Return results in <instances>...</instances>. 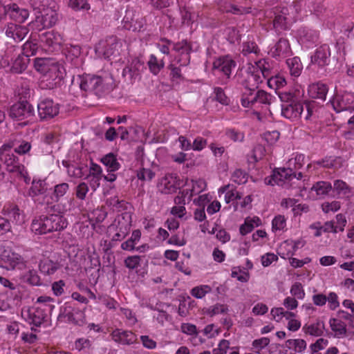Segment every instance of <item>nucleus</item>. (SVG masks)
<instances>
[{"mask_svg":"<svg viewBox=\"0 0 354 354\" xmlns=\"http://www.w3.org/2000/svg\"><path fill=\"white\" fill-rule=\"evenodd\" d=\"M29 59L19 52L18 46H7L3 53L0 55V68H4L12 73H21L28 64Z\"/></svg>","mask_w":354,"mask_h":354,"instance_id":"f257e3e1","label":"nucleus"},{"mask_svg":"<svg viewBox=\"0 0 354 354\" xmlns=\"http://www.w3.org/2000/svg\"><path fill=\"white\" fill-rule=\"evenodd\" d=\"M275 97L263 90L256 91L247 88L243 91L241 102L243 107L252 109L257 115L259 120H261L260 109L266 108L272 103Z\"/></svg>","mask_w":354,"mask_h":354,"instance_id":"f03ea898","label":"nucleus"},{"mask_svg":"<svg viewBox=\"0 0 354 354\" xmlns=\"http://www.w3.org/2000/svg\"><path fill=\"white\" fill-rule=\"evenodd\" d=\"M49 0L35 1V9L39 10L35 21L32 22V26L40 31L44 28H49L55 26L58 20V15L55 3H48Z\"/></svg>","mask_w":354,"mask_h":354,"instance_id":"7ed1b4c3","label":"nucleus"},{"mask_svg":"<svg viewBox=\"0 0 354 354\" xmlns=\"http://www.w3.org/2000/svg\"><path fill=\"white\" fill-rule=\"evenodd\" d=\"M67 225L68 222L62 215L53 214L33 219L31 230L37 234H44L63 230Z\"/></svg>","mask_w":354,"mask_h":354,"instance_id":"20e7f679","label":"nucleus"},{"mask_svg":"<svg viewBox=\"0 0 354 354\" xmlns=\"http://www.w3.org/2000/svg\"><path fill=\"white\" fill-rule=\"evenodd\" d=\"M36 71L41 73L46 81L51 80L46 86L51 88L54 86L53 81L60 80L64 77V69L63 66L50 58H36L34 62ZM45 81V80H43Z\"/></svg>","mask_w":354,"mask_h":354,"instance_id":"39448f33","label":"nucleus"},{"mask_svg":"<svg viewBox=\"0 0 354 354\" xmlns=\"http://www.w3.org/2000/svg\"><path fill=\"white\" fill-rule=\"evenodd\" d=\"M25 266L22 257L15 252L10 243L0 241V267L7 270L21 269Z\"/></svg>","mask_w":354,"mask_h":354,"instance_id":"423d86ee","label":"nucleus"},{"mask_svg":"<svg viewBox=\"0 0 354 354\" xmlns=\"http://www.w3.org/2000/svg\"><path fill=\"white\" fill-rule=\"evenodd\" d=\"M12 146L9 145H3L0 147V160L6 166V170L10 173H15L24 178L27 183L30 180L28 173L24 165L19 162L18 158L12 151Z\"/></svg>","mask_w":354,"mask_h":354,"instance_id":"0eeeda50","label":"nucleus"},{"mask_svg":"<svg viewBox=\"0 0 354 354\" xmlns=\"http://www.w3.org/2000/svg\"><path fill=\"white\" fill-rule=\"evenodd\" d=\"M131 226V215L128 212L118 214L108 227V232L113 241H121L129 234Z\"/></svg>","mask_w":354,"mask_h":354,"instance_id":"6e6552de","label":"nucleus"},{"mask_svg":"<svg viewBox=\"0 0 354 354\" xmlns=\"http://www.w3.org/2000/svg\"><path fill=\"white\" fill-rule=\"evenodd\" d=\"M262 63L259 60L254 62V64L248 63V67L245 71L244 75V91L247 88H253L255 90L258 87V85L262 82L264 75L261 69Z\"/></svg>","mask_w":354,"mask_h":354,"instance_id":"1a4fd4ad","label":"nucleus"},{"mask_svg":"<svg viewBox=\"0 0 354 354\" xmlns=\"http://www.w3.org/2000/svg\"><path fill=\"white\" fill-rule=\"evenodd\" d=\"M297 18V10L295 6L283 7L276 14L273 21L274 27L277 31L286 30L296 21Z\"/></svg>","mask_w":354,"mask_h":354,"instance_id":"9d476101","label":"nucleus"},{"mask_svg":"<svg viewBox=\"0 0 354 354\" xmlns=\"http://www.w3.org/2000/svg\"><path fill=\"white\" fill-rule=\"evenodd\" d=\"M9 115L13 120L17 121L26 120V121L21 123L23 125H26L28 120H31L34 115V109L28 102H18L11 106Z\"/></svg>","mask_w":354,"mask_h":354,"instance_id":"9b49d317","label":"nucleus"},{"mask_svg":"<svg viewBox=\"0 0 354 354\" xmlns=\"http://www.w3.org/2000/svg\"><path fill=\"white\" fill-rule=\"evenodd\" d=\"M330 102L337 113L354 111V93H337Z\"/></svg>","mask_w":354,"mask_h":354,"instance_id":"f8f14e48","label":"nucleus"},{"mask_svg":"<svg viewBox=\"0 0 354 354\" xmlns=\"http://www.w3.org/2000/svg\"><path fill=\"white\" fill-rule=\"evenodd\" d=\"M41 47L46 50L53 52L60 48L64 43V39L61 34L54 30L42 33L39 36Z\"/></svg>","mask_w":354,"mask_h":354,"instance_id":"ddd939ff","label":"nucleus"},{"mask_svg":"<svg viewBox=\"0 0 354 354\" xmlns=\"http://www.w3.org/2000/svg\"><path fill=\"white\" fill-rule=\"evenodd\" d=\"M292 168H278L274 170L272 176L265 178V183L268 185L284 186L292 179Z\"/></svg>","mask_w":354,"mask_h":354,"instance_id":"4468645a","label":"nucleus"},{"mask_svg":"<svg viewBox=\"0 0 354 354\" xmlns=\"http://www.w3.org/2000/svg\"><path fill=\"white\" fill-rule=\"evenodd\" d=\"M124 28L132 30L133 32H139L142 30L145 25V21L139 13L132 9H127L125 15L122 21Z\"/></svg>","mask_w":354,"mask_h":354,"instance_id":"2eb2a0df","label":"nucleus"},{"mask_svg":"<svg viewBox=\"0 0 354 354\" xmlns=\"http://www.w3.org/2000/svg\"><path fill=\"white\" fill-rule=\"evenodd\" d=\"M182 186L183 181L174 174L165 175L158 184V190L165 194L174 193Z\"/></svg>","mask_w":354,"mask_h":354,"instance_id":"dca6fc26","label":"nucleus"},{"mask_svg":"<svg viewBox=\"0 0 354 354\" xmlns=\"http://www.w3.org/2000/svg\"><path fill=\"white\" fill-rule=\"evenodd\" d=\"M3 30L6 36L15 42L21 41L29 32L27 26L12 22H9L5 25Z\"/></svg>","mask_w":354,"mask_h":354,"instance_id":"f3484780","label":"nucleus"},{"mask_svg":"<svg viewBox=\"0 0 354 354\" xmlns=\"http://www.w3.org/2000/svg\"><path fill=\"white\" fill-rule=\"evenodd\" d=\"M38 115L42 120L54 118L59 113V104L46 98L41 100L37 105Z\"/></svg>","mask_w":354,"mask_h":354,"instance_id":"a211bd4d","label":"nucleus"},{"mask_svg":"<svg viewBox=\"0 0 354 354\" xmlns=\"http://www.w3.org/2000/svg\"><path fill=\"white\" fill-rule=\"evenodd\" d=\"M303 111V104L294 100H290V102H286L281 104V115L292 121L299 120Z\"/></svg>","mask_w":354,"mask_h":354,"instance_id":"6ab92c4d","label":"nucleus"},{"mask_svg":"<svg viewBox=\"0 0 354 354\" xmlns=\"http://www.w3.org/2000/svg\"><path fill=\"white\" fill-rule=\"evenodd\" d=\"M236 66V62L231 56H221L213 62L212 69L218 73H223L227 78L230 76L232 70Z\"/></svg>","mask_w":354,"mask_h":354,"instance_id":"aec40b11","label":"nucleus"},{"mask_svg":"<svg viewBox=\"0 0 354 354\" xmlns=\"http://www.w3.org/2000/svg\"><path fill=\"white\" fill-rule=\"evenodd\" d=\"M96 84H94L93 92L95 94H102L112 90L114 87V79L111 74L104 72L100 75H95Z\"/></svg>","mask_w":354,"mask_h":354,"instance_id":"412c9836","label":"nucleus"},{"mask_svg":"<svg viewBox=\"0 0 354 354\" xmlns=\"http://www.w3.org/2000/svg\"><path fill=\"white\" fill-rule=\"evenodd\" d=\"M30 12L28 9L20 7L16 3L8 4L6 16L18 24L24 23L29 17Z\"/></svg>","mask_w":354,"mask_h":354,"instance_id":"4be33fe9","label":"nucleus"},{"mask_svg":"<svg viewBox=\"0 0 354 354\" xmlns=\"http://www.w3.org/2000/svg\"><path fill=\"white\" fill-rule=\"evenodd\" d=\"M297 37L301 46L309 48L317 42L318 33L309 28H301L297 32Z\"/></svg>","mask_w":354,"mask_h":354,"instance_id":"5701e85b","label":"nucleus"},{"mask_svg":"<svg viewBox=\"0 0 354 354\" xmlns=\"http://www.w3.org/2000/svg\"><path fill=\"white\" fill-rule=\"evenodd\" d=\"M330 50L328 45H322L316 49L311 56V64L319 67H324L330 62Z\"/></svg>","mask_w":354,"mask_h":354,"instance_id":"b1692460","label":"nucleus"},{"mask_svg":"<svg viewBox=\"0 0 354 354\" xmlns=\"http://www.w3.org/2000/svg\"><path fill=\"white\" fill-rule=\"evenodd\" d=\"M183 186L185 187L184 189L186 192V194H188V201H191L193 196L198 194L204 191L207 187L205 181L203 179L195 180L186 179L185 183H183Z\"/></svg>","mask_w":354,"mask_h":354,"instance_id":"393cba45","label":"nucleus"},{"mask_svg":"<svg viewBox=\"0 0 354 354\" xmlns=\"http://www.w3.org/2000/svg\"><path fill=\"white\" fill-rule=\"evenodd\" d=\"M112 339L116 343L123 345H130L136 342L137 336L129 330L115 329L111 334Z\"/></svg>","mask_w":354,"mask_h":354,"instance_id":"a878e982","label":"nucleus"},{"mask_svg":"<svg viewBox=\"0 0 354 354\" xmlns=\"http://www.w3.org/2000/svg\"><path fill=\"white\" fill-rule=\"evenodd\" d=\"M3 214L12 223L21 225L25 221V216L19 207L14 204H8L3 207Z\"/></svg>","mask_w":354,"mask_h":354,"instance_id":"bb28decb","label":"nucleus"},{"mask_svg":"<svg viewBox=\"0 0 354 354\" xmlns=\"http://www.w3.org/2000/svg\"><path fill=\"white\" fill-rule=\"evenodd\" d=\"M306 348V342L302 339H288L283 346L284 354H297L302 353Z\"/></svg>","mask_w":354,"mask_h":354,"instance_id":"cd10ccee","label":"nucleus"},{"mask_svg":"<svg viewBox=\"0 0 354 354\" xmlns=\"http://www.w3.org/2000/svg\"><path fill=\"white\" fill-rule=\"evenodd\" d=\"M344 318H342L339 312L337 313V317L330 318L329 320V324L330 329L334 333V335L336 337L341 338L346 335L347 329L346 324L344 322Z\"/></svg>","mask_w":354,"mask_h":354,"instance_id":"c85d7f7f","label":"nucleus"},{"mask_svg":"<svg viewBox=\"0 0 354 354\" xmlns=\"http://www.w3.org/2000/svg\"><path fill=\"white\" fill-rule=\"evenodd\" d=\"M290 53V46L289 41L286 39L281 38L279 41L270 50L272 57L275 58L283 57L288 55Z\"/></svg>","mask_w":354,"mask_h":354,"instance_id":"c756f323","label":"nucleus"},{"mask_svg":"<svg viewBox=\"0 0 354 354\" xmlns=\"http://www.w3.org/2000/svg\"><path fill=\"white\" fill-rule=\"evenodd\" d=\"M95 75L86 74L83 75H78L76 80H73V84L78 85L82 91L86 92L93 91L94 84H96Z\"/></svg>","mask_w":354,"mask_h":354,"instance_id":"7c9ffc66","label":"nucleus"},{"mask_svg":"<svg viewBox=\"0 0 354 354\" xmlns=\"http://www.w3.org/2000/svg\"><path fill=\"white\" fill-rule=\"evenodd\" d=\"M102 170L100 165L94 163L91 164L87 179L93 191H95L100 187V180L102 177Z\"/></svg>","mask_w":354,"mask_h":354,"instance_id":"2f4dec72","label":"nucleus"},{"mask_svg":"<svg viewBox=\"0 0 354 354\" xmlns=\"http://www.w3.org/2000/svg\"><path fill=\"white\" fill-rule=\"evenodd\" d=\"M332 189L331 184L328 182L319 181L314 185L310 191L309 197L315 200L326 195Z\"/></svg>","mask_w":354,"mask_h":354,"instance_id":"473e14b6","label":"nucleus"},{"mask_svg":"<svg viewBox=\"0 0 354 354\" xmlns=\"http://www.w3.org/2000/svg\"><path fill=\"white\" fill-rule=\"evenodd\" d=\"M66 59L71 61L75 66H79L82 64V59L80 57L81 48L79 45L70 44L65 48Z\"/></svg>","mask_w":354,"mask_h":354,"instance_id":"72a5a7b5","label":"nucleus"},{"mask_svg":"<svg viewBox=\"0 0 354 354\" xmlns=\"http://www.w3.org/2000/svg\"><path fill=\"white\" fill-rule=\"evenodd\" d=\"M304 332L309 335L319 337L325 331V324L322 320H317L314 322L306 324L303 327Z\"/></svg>","mask_w":354,"mask_h":354,"instance_id":"f704fd0d","label":"nucleus"},{"mask_svg":"<svg viewBox=\"0 0 354 354\" xmlns=\"http://www.w3.org/2000/svg\"><path fill=\"white\" fill-rule=\"evenodd\" d=\"M328 90L325 84L317 82L309 86L308 93L312 98L325 100Z\"/></svg>","mask_w":354,"mask_h":354,"instance_id":"c9c22d12","label":"nucleus"},{"mask_svg":"<svg viewBox=\"0 0 354 354\" xmlns=\"http://www.w3.org/2000/svg\"><path fill=\"white\" fill-rule=\"evenodd\" d=\"M261 225V220L259 217L254 216H248L245 219L244 223L240 226L239 231L242 235L251 232L254 227Z\"/></svg>","mask_w":354,"mask_h":354,"instance_id":"e433bc0d","label":"nucleus"},{"mask_svg":"<svg viewBox=\"0 0 354 354\" xmlns=\"http://www.w3.org/2000/svg\"><path fill=\"white\" fill-rule=\"evenodd\" d=\"M333 191L339 198H348L352 194L351 188L346 182L342 180H336L333 183Z\"/></svg>","mask_w":354,"mask_h":354,"instance_id":"4c0bfd02","label":"nucleus"},{"mask_svg":"<svg viewBox=\"0 0 354 354\" xmlns=\"http://www.w3.org/2000/svg\"><path fill=\"white\" fill-rule=\"evenodd\" d=\"M286 64L291 76L297 77L301 75L303 70V65L298 57L288 59L286 60Z\"/></svg>","mask_w":354,"mask_h":354,"instance_id":"58836bf2","label":"nucleus"},{"mask_svg":"<svg viewBox=\"0 0 354 354\" xmlns=\"http://www.w3.org/2000/svg\"><path fill=\"white\" fill-rule=\"evenodd\" d=\"M47 189L48 187L45 180L34 179L30 188L29 194L32 197L43 195L46 193Z\"/></svg>","mask_w":354,"mask_h":354,"instance_id":"ea45409f","label":"nucleus"},{"mask_svg":"<svg viewBox=\"0 0 354 354\" xmlns=\"http://www.w3.org/2000/svg\"><path fill=\"white\" fill-rule=\"evenodd\" d=\"M140 237L141 232L139 230H133L131 237L121 244V248L127 251L133 250L136 245L140 241Z\"/></svg>","mask_w":354,"mask_h":354,"instance_id":"a19ab883","label":"nucleus"},{"mask_svg":"<svg viewBox=\"0 0 354 354\" xmlns=\"http://www.w3.org/2000/svg\"><path fill=\"white\" fill-rule=\"evenodd\" d=\"M292 315V311L285 310L282 307H274L270 310L271 319L277 322H281L283 318Z\"/></svg>","mask_w":354,"mask_h":354,"instance_id":"79ce46f5","label":"nucleus"},{"mask_svg":"<svg viewBox=\"0 0 354 354\" xmlns=\"http://www.w3.org/2000/svg\"><path fill=\"white\" fill-rule=\"evenodd\" d=\"M102 162L108 168V170L115 171L119 169L120 164L117 160L116 156L113 153H109L104 156Z\"/></svg>","mask_w":354,"mask_h":354,"instance_id":"37998d69","label":"nucleus"},{"mask_svg":"<svg viewBox=\"0 0 354 354\" xmlns=\"http://www.w3.org/2000/svg\"><path fill=\"white\" fill-rule=\"evenodd\" d=\"M148 66L150 71L156 75L164 68L165 62L163 60H158L154 55H151L148 61Z\"/></svg>","mask_w":354,"mask_h":354,"instance_id":"c03bdc74","label":"nucleus"},{"mask_svg":"<svg viewBox=\"0 0 354 354\" xmlns=\"http://www.w3.org/2000/svg\"><path fill=\"white\" fill-rule=\"evenodd\" d=\"M68 6L74 11H88L91 5L88 0H68Z\"/></svg>","mask_w":354,"mask_h":354,"instance_id":"a18cd8bd","label":"nucleus"},{"mask_svg":"<svg viewBox=\"0 0 354 354\" xmlns=\"http://www.w3.org/2000/svg\"><path fill=\"white\" fill-rule=\"evenodd\" d=\"M37 50L38 44L37 42L28 40L23 44L22 51L20 53L29 59L30 57L35 55Z\"/></svg>","mask_w":354,"mask_h":354,"instance_id":"49530a36","label":"nucleus"},{"mask_svg":"<svg viewBox=\"0 0 354 354\" xmlns=\"http://www.w3.org/2000/svg\"><path fill=\"white\" fill-rule=\"evenodd\" d=\"M228 312V307L227 305L221 304H216L205 310V313L210 317H213L220 314H227Z\"/></svg>","mask_w":354,"mask_h":354,"instance_id":"de8ad7c7","label":"nucleus"},{"mask_svg":"<svg viewBox=\"0 0 354 354\" xmlns=\"http://www.w3.org/2000/svg\"><path fill=\"white\" fill-rule=\"evenodd\" d=\"M292 248L289 239H287L279 245L278 254L283 259L292 257L294 256Z\"/></svg>","mask_w":354,"mask_h":354,"instance_id":"09e8293b","label":"nucleus"},{"mask_svg":"<svg viewBox=\"0 0 354 354\" xmlns=\"http://www.w3.org/2000/svg\"><path fill=\"white\" fill-rule=\"evenodd\" d=\"M212 290L211 286L208 285H200L194 287L191 290L190 294L196 299H203L207 294L209 293Z\"/></svg>","mask_w":354,"mask_h":354,"instance_id":"8fccbe9b","label":"nucleus"},{"mask_svg":"<svg viewBox=\"0 0 354 354\" xmlns=\"http://www.w3.org/2000/svg\"><path fill=\"white\" fill-rule=\"evenodd\" d=\"M241 52L243 55L245 56L251 54L258 55V53H259V49L254 41H244L242 44Z\"/></svg>","mask_w":354,"mask_h":354,"instance_id":"3c124183","label":"nucleus"},{"mask_svg":"<svg viewBox=\"0 0 354 354\" xmlns=\"http://www.w3.org/2000/svg\"><path fill=\"white\" fill-rule=\"evenodd\" d=\"M106 204L111 207L113 211L120 212L127 208V203L122 200H120L118 196L109 198Z\"/></svg>","mask_w":354,"mask_h":354,"instance_id":"603ef678","label":"nucleus"},{"mask_svg":"<svg viewBox=\"0 0 354 354\" xmlns=\"http://www.w3.org/2000/svg\"><path fill=\"white\" fill-rule=\"evenodd\" d=\"M286 227V218L283 215H277L272 221V230L274 232L282 231Z\"/></svg>","mask_w":354,"mask_h":354,"instance_id":"864d4df0","label":"nucleus"},{"mask_svg":"<svg viewBox=\"0 0 354 354\" xmlns=\"http://www.w3.org/2000/svg\"><path fill=\"white\" fill-rule=\"evenodd\" d=\"M305 156L303 154L297 153L294 158H290L288 160V167L294 169H299L304 165Z\"/></svg>","mask_w":354,"mask_h":354,"instance_id":"5fc2aeb1","label":"nucleus"},{"mask_svg":"<svg viewBox=\"0 0 354 354\" xmlns=\"http://www.w3.org/2000/svg\"><path fill=\"white\" fill-rule=\"evenodd\" d=\"M26 313L30 315L31 322L36 326L39 325L45 318V315L43 312H40L34 308L28 310Z\"/></svg>","mask_w":354,"mask_h":354,"instance_id":"6e6d98bb","label":"nucleus"},{"mask_svg":"<svg viewBox=\"0 0 354 354\" xmlns=\"http://www.w3.org/2000/svg\"><path fill=\"white\" fill-rule=\"evenodd\" d=\"M40 270L46 274H52L57 270L56 263L50 260L42 261L39 265Z\"/></svg>","mask_w":354,"mask_h":354,"instance_id":"4d7b16f0","label":"nucleus"},{"mask_svg":"<svg viewBox=\"0 0 354 354\" xmlns=\"http://www.w3.org/2000/svg\"><path fill=\"white\" fill-rule=\"evenodd\" d=\"M288 321L287 328L292 332L297 331L301 326V322L296 318V314L292 312V315L286 319Z\"/></svg>","mask_w":354,"mask_h":354,"instance_id":"13d9d810","label":"nucleus"},{"mask_svg":"<svg viewBox=\"0 0 354 354\" xmlns=\"http://www.w3.org/2000/svg\"><path fill=\"white\" fill-rule=\"evenodd\" d=\"M107 216V212L103 208H97L90 214V220L96 223H102Z\"/></svg>","mask_w":354,"mask_h":354,"instance_id":"bf43d9fd","label":"nucleus"},{"mask_svg":"<svg viewBox=\"0 0 354 354\" xmlns=\"http://www.w3.org/2000/svg\"><path fill=\"white\" fill-rule=\"evenodd\" d=\"M169 68L171 70L170 78L173 84H178L181 82L183 80V77L181 74L180 68L171 64L169 66Z\"/></svg>","mask_w":354,"mask_h":354,"instance_id":"052dcab7","label":"nucleus"},{"mask_svg":"<svg viewBox=\"0 0 354 354\" xmlns=\"http://www.w3.org/2000/svg\"><path fill=\"white\" fill-rule=\"evenodd\" d=\"M24 279L32 286H39L41 284L40 278L36 270H29L25 275Z\"/></svg>","mask_w":354,"mask_h":354,"instance_id":"680f3d73","label":"nucleus"},{"mask_svg":"<svg viewBox=\"0 0 354 354\" xmlns=\"http://www.w3.org/2000/svg\"><path fill=\"white\" fill-rule=\"evenodd\" d=\"M290 293L292 296L296 297L298 299H303L305 297V292L304 290L303 286L300 283H295L291 288Z\"/></svg>","mask_w":354,"mask_h":354,"instance_id":"e2e57ef3","label":"nucleus"},{"mask_svg":"<svg viewBox=\"0 0 354 354\" xmlns=\"http://www.w3.org/2000/svg\"><path fill=\"white\" fill-rule=\"evenodd\" d=\"M181 15L183 23L187 24V26L192 24L198 17L196 14L192 13L190 11L185 8L181 10Z\"/></svg>","mask_w":354,"mask_h":354,"instance_id":"0e129e2a","label":"nucleus"},{"mask_svg":"<svg viewBox=\"0 0 354 354\" xmlns=\"http://www.w3.org/2000/svg\"><path fill=\"white\" fill-rule=\"evenodd\" d=\"M341 205L339 201L324 202L322 205V209L325 213L337 212L340 209Z\"/></svg>","mask_w":354,"mask_h":354,"instance_id":"69168bd1","label":"nucleus"},{"mask_svg":"<svg viewBox=\"0 0 354 354\" xmlns=\"http://www.w3.org/2000/svg\"><path fill=\"white\" fill-rule=\"evenodd\" d=\"M278 261V257L272 252H268L261 257V263L263 267H268Z\"/></svg>","mask_w":354,"mask_h":354,"instance_id":"338daca9","label":"nucleus"},{"mask_svg":"<svg viewBox=\"0 0 354 354\" xmlns=\"http://www.w3.org/2000/svg\"><path fill=\"white\" fill-rule=\"evenodd\" d=\"M270 343V339L268 337H261L255 339L252 342V348L256 352L259 353L261 350L265 348Z\"/></svg>","mask_w":354,"mask_h":354,"instance_id":"774afa93","label":"nucleus"}]
</instances>
